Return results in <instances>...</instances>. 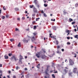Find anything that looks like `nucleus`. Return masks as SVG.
I'll use <instances>...</instances> for the list:
<instances>
[{
	"instance_id": "nucleus-1",
	"label": "nucleus",
	"mask_w": 78,
	"mask_h": 78,
	"mask_svg": "<svg viewBox=\"0 0 78 78\" xmlns=\"http://www.w3.org/2000/svg\"><path fill=\"white\" fill-rule=\"evenodd\" d=\"M41 52H37V54H36V57L38 58H40V57H41Z\"/></svg>"
},
{
	"instance_id": "nucleus-2",
	"label": "nucleus",
	"mask_w": 78,
	"mask_h": 78,
	"mask_svg": "<svg viewBox=\"0 0 78 78\" xmlns=\"http://www.w3.org/2000/svg\"><path fill=\"white\" fill-rule=\"evenodd\" d=\"M11 58L12 60H13V59H14L15 62H16L18 60V59L15 56H13L11 57Z\"/></svg>"
},
{
	"instance_id": "nucleus-3",
	"label": "nucleus",
	"mask_w": 78,
	"mask_h": 78,
	"mask_svg": "<svg viewBox=\"0 0 78 78\" xmlns=\"http://www.w3.org/2000/svg\"><path fill=\"white\" fill-rule=\"evenodd\" d=\"M69 64L70 65L73 66L74 64V62H73V61L71 59H70L69 60Z\"/></svg>"
},
{
	"instance_id": "nucleus-4",
	"label": "nucleus",
	"mask_w": 78,
	"mask_h": 78,
	"mask_svg": "<svg viewBox=\"0 0 78 78\" xmlns=\"http://www.w3.org/2000/svg\"><path fill=\"white\" fill-rule=\"evenodd\" d=\"M33 11H34V13L37 12V9L36 8H34L33 9Z\"/></svg>"
},
{
	"instance_id": "nucleus-5",
	"label": "nucleus",
	"mask_w": 78,
	"mask_h": 78,
	"mask_svg": "<svg viewBox=\"0 0 78 78\" xmlns=\"http://www.w3.org/2000/svg\"><path fill=\"white\" fill-rule=\"evenodd\" d=\"M23 42H24V43H27L28 42V40H27L25 39H23Z\"/></svg>"
},
{
	"instance_id": "nucleus-6",
	"label": "nucleus",
	"mask_w": 78,
	"mask_h": 78,
	"mask_svg": "<svg viewBox=\"0 0 78 78\" xmlns=\"http://www.w3.org/2000/svg\"><path fill=\"white\" fill-rule=\"evenodd\" d=\"M31 41H32V42H34V41H35L36 39L34 37H33L31 38Z\"/></svg>"
},
{
	"instance_id": "nucleus-7",
	"label": "nucleus",
	"mask_w": 78,
	"mask_h": 78,
	"mask_svg": "<svg viewBox=\"0 0 78 78\" xmlns=\"http://www.w3.org/2000/svg\"><path fill=\"white\" fill-rule=\"evenodd\" d=\"M77 71V68H74L73 69V72L74 73H76V71Z\"/></svg>"
},
{
	"instance_id": "nucleus-8",
	"label": "nucleus",
	"mask_w": 78,
	"mask_h": 78,
	"mask_svg": "<svg viewBox=\"0 0 78 78\" xmlns=\"http://www.w3.org/2000/svg\"><path fill=\"white\" fill-rule=\"evenodd\" d=\"M72 54L73 55H75L74 56V57L75 58H76V53H74V52H72Z\"/></svg>"
},
{
	"instance_id": "nucleus-9",
	"label": "nucleus",
	"mask_w": 78,
	"mask_h": 78,
	"mask_svg": "<svg viewBox=\"0 0 78 78\" xmlns=\"http://www.w3.org/2000/svg\"><path fill=\"white\" fill-rule=\"evenodd\" d=\"M56 53L58 54H61V51H59V49H58L57 50V51L56 52Z\"/></svg>"
},
{
	"instance_id": "nucleus-10",
	"label": "nucleus",
	"mask_w": 78,
	"mask_h": 78,
	"mask_svg": "<svg viewBox=\"0 0 78 78\" xmlns=\"http://www.w3.org/2000/svg\"><path fill=\"white\" fill-rule=\"evenodd\" d=\"M48 71H49L48 69H47L46 70H45V73L46 74H48Z\"/></svg>"
},
{
	"instance_id": "nucleus-11",
	"label": "nucleus",
	"mask_w": 78,
	"mask_h": 78,
	"mask_svg": "<svg viewBox=\"0 0 78 78\" xmlns=\"http://www.w3.org/2000/svg\"><path fill=\"white\" fill-rule=\"evenodd\" d=\"M21 43L20 42L18 44V47H21Z\"/></svg>"
},
{
	"instance_id": "nucleus-12",
	"label": "nucleus",
	"mask_w": 78,
	"mask_h": 78,
	"mask_svg": "<svg viewBox=\"0 0 78 78\" xmlns=\"http://www.w3.org/2000/svg\"><path fill=\"white\" fill-rule=\"evenodd\" d=\"M40 64H38V65L37 66V67L38 69H40Z\"/></svg>"
},
{
	"instance_id": "nucleus-13",
	"label": "nucleus",
	"mask_w": 78,
	"mask_h": 78,
	"mask_svg": "<svg viewBox=\"0 0 78 78\" xmlns=\"http://www.w3.org/2000/svg\"><path fill=\"white\" fill-rule=\"evenodd\" d=\"M52 28L54 30H56V27L55 26H54L52 27Z\"/></svg>"
},
{
	"instance_id": "nucleus-14",
	"label": "nucleus",
	"mask_w": 78,
	"mask_h": 78,
	"mask_svg": "<svg viewBox=\"0 0 78 78\" xmlns=\"http://www.w3.org/2000/svg\"><path fill=\"white\" fill-rule=\"evenodd\" d=\"M20 59L22 60L23 59V56H22L21 55H20Z\"/></svg>"
},
{
	"instance_id": "nucleus-15",
	"label": "nucleus",
	"mask_w": 78,
	"mask_h": 78,
	"mask_svg": "<svg viewBox=\"0 0 78 78\" xmlns=\"http://www.w3.org/2000/svg\"><path fill=\"white\" fill-rule=\"evenodd\" d=\"M4 57L5 59H8V56H5Z\"/></svg>"
},
{
	"instance_id": "nucleus-16",
	"label": "nucleus",
	"mask_w": 78,
	"mask_h": 78,
	"mask_svg": "<svg viewBox=\"0 0 78 78\" xmlns=\"http://www.w3.org/2000/svg\"><path fill=\"white\" fill-rule=\"evenodd\" d=\"M72 73H69V76H72Z\"/></svg>"
},
{
	"instance_id": "nucleus-17",
	"label": "nucleus",
	"mask_w": 78,
	"mask_h": 78,
	"mask_svg": "<svg viewBox=\"0 0 78 78\" xmlns=\"http://www.w3.org/2000/svg\"><path fill=\"white\" fill-rule=\"evenodd\" d=\"M15 10L16 11H18L19 10V9L18 8H15Z\"/></svg>"
},
{
	"instance_id": "nucleus-18",
	"label": "nucleus",
	"mask_w": 78,
	"mask_h": 78,
	"mask_svg": "<svg viewBox=\"0 0 78 78\" xmlns=\"http://www.w3.org/2000/svg\"><path fill=\"white\" fill-rule=\"evenodd\" d=\"M39 19H40V18H37L36 20V21H38L39 20Z\"/></svg>"
},
{
	"instance_id": "nucleus-19",
	"label": "nucleus",
	"mask_w": 78,
	"mask_h": 78,
	"mask_svg": "<svg viewBox=\"0 0 78 78\" xmlns=\"http://www.w3.org/2000/svg\"><path fill=\"white\" fill-rule=\"evenodd\" d=\"M12 56V53H9L8 54V56H9V57H11V56Z\"/></svg>"
},
{
	"instance_id": "nucleus-20",
	"label": "nucleus",
	"mask_w": 78,
	"mask_h": 78,
	"mask_svg": "<svg viewBox=\"0 0 78 78\" xmlns=\"http://www.w3.org/2000/svg\"><path fill=\"white\" fill-rule=\"evenodd\" d=\"M64 71L66 73H67V70H66V69H65L64 70Z\"/></svg>"
},
{
	"instance_id": "nucleus-21",
	"label": "nucleus",
	"mask_w": 78,
	"mask_h": 78,
	"mask_svg": "<svg viewBox=\"0 0 78 78\" xmlns=\"http://www.w3.org/2000/svg\"><path fill=\"white\" fill-rule=\"evenodd\" d=\"M37 28L36 26H34V29H36Z\"/></svg>"
},
{
	"instance_id": "nucleus-22",
	"label": "nucleus",
	"mask_w": 78,
	"mask_h": 78,
	"mask_svg": "<svg viewBox=\"0 0 78 78\" xmlns=\"http://www.w3.org/2000/svg\"><path fill=\"white\" fill-rule=\"evenodd\" d=\"M52 76L53 78H55V76L54 74H52Z\"/></svg>"
},
{
	"instance_id": "nucleus-23",
	"label": "nucleus",
	"mask_w": 78,
	"mask_h": 78,
	"mask_svg": "<svg viewBox=\"0 0 78 78\" xmlns=\"http://www.w3.org/2000/svg\"><path fill=\"white\" fill-rule=\"evenodd\" d=\"M43 15H44V16L45 17H46L47 16L46 15V13H44L43 14Z\"/></svg>"
},
{
	"instance_id": "nucleus-24",
	"label": "nucleus",
	"mask_w": 78,
	"mask_h": 78,
	"mask_svg": "<svg viewBox=\"0 0 78 78\" xmlns=\"http://www.w3.org/2000/svg\"><path fill=\"white\" fill-rule=\"evenodd\" d=\"M69 20L70 22H71V21H73V20L71 18H70L69 19Z\"/></svg>"
},
{
	"instance_id": "nucleus-25",
	"label": "nucleus",
	"mask_w": 78,
	"mask_h": 78,
	"mask_svg": "<svg viewBox=\"0 0 78 78\" xmlns=\"http://www.w3.org/2000/svg\"><path fill=\"white\" fill-rule=\"evenodd\" d=\"M78 36V35H76L75 36H75V38H76L77 39Z\"/></svg>"
},
{
	"instance_id": "nucleus-26",
	"label": "nucleus",
	"mask_w": 78,
	"mask_h": 78,
	"mask_svg": "<svg viewBox=\"0 0 78 78\" xmlns=\"http://www.w3.org/2000/svg\"><path fill=\"white\" fill-rule=\"evenodd\" d=\"M33 6H34V5H30V8H33Z\"/></svg>"
},
{
	"instance_id": "nucleus-27",
	"label": "nucleus",
	"mask_w": 78,
	"mask_h": 78,
	"mask_svg": "<svg viewBox=\"0 0 78 78\" xmlns=\"http://www.w3.org/2000/svg\"><path fill=\"white\" fill-rule=\"evenodd\" d=\"M66 32L67 33H68L69 32V30H66Z\"/></svg>"
},
{
	"instance_id": "nucleus-28",
	"label": "nucleus",
	"mask_w": 78,
	"mask_h": 78,
	"mask_svg": "<svg viewBox=\"0 0 78 78\" xmlns=\"http://www.w3.org/2000/svg\"><path fill=\"white\" fill-rule=\"evenodd\" d=\"M36 21H33V22H32V24H34V23H36Z\"/></svg>"
},
{
	"instance_id": "nucleus-29",
	"label": "nucleus",
	"mask_w": 78,
	"mask_h": 78,
	"mask_svg": "<svg viewBox=\"0 0 78 78\" xmlns=\"http://www.w3.org/2000/svg\"><path fill=\"white\" fill-rule=\"evenodd\" d=\"M37 0H34V2L35 3V4H36L37 3Z\"/></svg>"
},
{
	"instance_id": "nucleus-30",
	"label": "nucleus",
	"mask_w": 78,
	"mask_h": 78,
	"mask_svg": "<svg viewBox=\"0 0 78 78\" xmlns=\"http://www.w3.org/2000/svg\"><path fill=\"white\" fill-rule=\"evenodd\" d=\"M1 18L3 19H4L5 18V16H2Z\"/></svg>"
},
{
	"instance_id": "nucleus-31",
	"label": "nucleus",
	"mask_w": 78,
	"mask_h": 78,
	"mask_svg": "<svg viewBox=\"0 0 78 78\" xmlns=\"http://www.w3.org/2000/svg\"><path fill=\"white\" fill-rule=\"evenodd\" d=\"M10 41H11V42H12V41H14V39H10Z\"/></svg>"
},
{
	"instance_id": "nucleus-32",
	"label": "nucleus",
	"mask_w": 78,
	"mask_h": 78,
	"mask_svg": "<svg viewBox=\"0 0 78 78\" xmlns=\"http://www.w3.org/2000/svg\"><path fill=\"white\" fill-rule=\"evenodd\" d=\"M16 70H18V69H20V68H19L18 66H16Z\"/></svg>"
},
{
	"instance_id": "nucleus-33",
	"label": "nucleus",
	"mask_w": 78,
	"mask_h": 78,
	"mask_svg": "<svg viewBox=\"0 0 78 78\" xmlns=\"http://www.w3.org/2000/svg\"><path fill=\"white\" fill-rule=\"evenodd\" d=\"M49 67H50V66L49 65L47 66V69H48Z\"/></svg>"
},
{
	"instance_id": "nucleus-34",
	"label": "nucleus",
	"mask_w": 78,
	"mask_h": 78,
	"mask_svg": "<svg viewBox=\"0 0 78 78\" xmlns=\"http://www.w3.org/2000/svg\"><path fill=\"white\" fill-rule=\"evenodd\" d=\"M36 14L34 13V14H32V16H36Z\"/></svg>"
},
{
	"instance_id": "nucleus-35",
	"label": "nucleus",
	"mask_w": 78,
	"mask_h": 78,
	"mask_svg": "<svg viewBox=\"0 0 78 78\" xmlns=\"http://www.w3.org/2000/svg\"><path fill=\"white\" fill-rule=\"evenodd\" d=\"M56 45H58L59 44V42L58 41H56Z\"/></svg>"
},
{
	"instance_id": "nucleus-36",
	"label": "nucleus",
	"mask_w": 78,
	"mask_h": 78,
	"mask_svg": "<svg viewBox=\"0 0 78 78\" xmlns=\"http://www.w3.org/2000/svg\"><path fill=\"white\" fill-rule=\"evenodd\" d=\"M75 23V22H73L72 23V25H73Z\"/></svg>"
},
{
	"instance_id": "nucleus-37",
	"label": "nucleus",
	"mask_w": 78,
	"mask_h": 78,
	"mask_svg": "<svg viewBox=\"0 0 78 78\" xmlns=\"http://www.w3.org/2000/svg\"><path fill=\"white\" fill-rule=\"evenodd\" d=\"M67 45H70V43L68 42L67 44Z\"/></svg>"
},
{
	"instance_id": "nucleus-38",
	"label": "nucleus",
	"mask_w": 78,
	"mask_h": 78,
	"mask_svg": "<svg viewBox=\"0 0 78 78\" xmlns=\"http://www.w3.org/2000/svg\"><path fill=\"white\" fill-rule=\"evenodd\" d=\"M44 6L45 7H47V6L48 5H46V4H44Z\"/></svg>"
},
{
	"instance_id": "nucleus-39",
	"label": "nucleus",
	"mask_w": 78,
	"mask_h": 78,
	"mask_svg": "<svg viewBox=\"0 0 78 78\" xmlns=\"http://www.w3.org/2000/svg\"><path fill=\"white\" fill-rule=\"evenodd\" d=\"M5 6H4L3 8V10H6V9H5Z\"/></svg>"
},
{
	"instance_id": "nucleus-40",
	"label": "nucleus",
	"mask_w": 78,
	"mask_h": 78,
	"mask_svg": "<svg viewBox=\"0 0 78 78\" xmlns=\"http://www.w3.org/2000/svg\"><path fill=\"white\" fill-rule=\"evenodd\" d=\"M2 13V10L0 9V17H1V15Z\"/></svg>"
},
{
	"instance_id": "nucleus-41",
	"label": "nucleus",
	"mask_w": 78,
	"mask_h": 78,
	"mask_svg": "<svg viewBox=\"0 0 78 78\" xmlns=\"http://www.w3.org/2000/svg\"><path fill=\"white\" fill-rule=\"evenodd\" d=\"M15 30H16V31L19 30V29L17 28H16Z\"/></svg>"
},
{
	"instance_id": "nucleus-42",
	"label": "nucleus",
	"mask_w": 78,
	"mask_h": 78,
	"mask_svg": "<svg viewBox=\"0 0 78 78\" xmlns=\"http://www.w3.org/2000/svg\"><path fill=\"white\" fill-rule=\"evenodd\" d=\"M22 19L23 20H24L25 19V17H23L22 18Z\"/></svg>"
},
{
	"instance_id": "nucleus-43",
	"label": "nucleus",
	"mask_w": 78,
	"mask_h": 78,
	"mask_svg": "<svg viewBox=\"0 0 78 78\" xmlns=\"http://www.w3.org/2000/svg\"><path fill=\"white\" fill-rule=\"evenodd\" d=\"M59 48H60V46H57V49H58Z\"/></svg>"
},
{
	"instance_id": "nucleus-44",
	"label": "nucleus",
	"mask_w": 78,
	"mask_h": 78,
	"mask_svg": "<svg viewBox=\"0 0 78 78\" xmlns=\"http://www.w3.org/2000/svg\"><path fill=\"white\" fill-rule=\"evenodd\" d=\"M75 6L76 7H77V6H78V4H75Z\"/></svg>"
},
{
	"instance_id": "nucleus-45",
	"label": "nucleus",
	"mask_w": 78,
	"mask_h": 78,
	"mask_svg": "<svg viewBox=\"0 0 78 78\" xmlns=\"http://www.w3.org/2000/svg\"><path fill=\"white\" fill-rule=\"evenodd\" d=\"M33 34H34V36H35L37 34L36 33H34Z\"/></svg>"
},
{
	"instance_id": "nucleus-46",
	"label": "nucleus",
	"mask_w": 78,
	"mask_h": 78,
	"mask_svg": "<svg viewBox=\"0 0 78 78\" xmlns=\"http://www.w3.org/2000/svg\"><path fill=\"white\" fill-rule=\"evenodd\" d=\"M17 20H19V21L20 20V18H17Z\"/></svg>"
},
{
	"instance_id": "nucleus-47",
	"label": "nucleus",
	"mask_w": 78,
	"mask_h": 78,
	"mask_svg": "<svg viewBox=\"0 0 78 78\" xmlns=\"http://www.w3.org/2000/svg\"><path fill=\"white\" fill-rule=\"evenodd\" d=\"M25 70H27L28 69L27 68H25Z\"/></svg>"
},
{
	"instance_id": "nucleus-48",
	"label": "nucleus",
	"mask_w": 78,
	"mask_h": 78,
	"mask_svg": "<svg viewBox=\"0 0 78 78\" xmlns=\"http://www.w3.org/2000/svg\"><path fill=\"white\" fill-rule=\"evenodd\" d=\"M8 73H9L10 74V73H11V72L10 71H8Z\"/></svg>"
},
{
	"instance_id": "nucleus-49",
	"label": "nucleus",
	"mask_w": 78,
	"mask_h": 78,
	"mask_svg": "<svg viewBox=\"0 0 78 78\" xmlns=\"http://www.w3.org/2000/svg\"><path fill=\"white\" fill-rule=\"evenodd\" d=\"M67 39H70V37H67Z\"/></svg>"
},
{
	"instance_id": "nucleus-50",
	"label": "nucleus",
	"mask_w": 78,
	"mask_h": 78,
	"mask_svg": "<svg viewBox=\"0 0 78 78\" xmlns=\"http://www.w3.org/2000/svg\"><path fill=\"white\" fill-rule=\"evenodd\" d=\"M13 78H16V77L15 76H13Z\"/></svg>"
},
{
	"instance_id": "nucleus-51",
	"label": "nucleus",
	"mask_w": 78,
	"mask_h": 78,
	"mask_svg": "<svg viewBox=\"0 0 78 78\" xmlns=\"http://www.w3.org/2000/svg\"><path fill=\"white\" fill-rule=\"evenodd\" d=\"M0 73H1V74H2V71H1V70H0Z\"/></svg>"
},
{
	"instance_id": "nucleus-52",
	"label": "nucleus",
	"mask_w": 78,
	"mask_h": 78,
	"mask_svg": "<svg viewBox=\"0 0 78 78\" xmlns=\"http://www.w3.org/2000/svg\"><path fill=\"white\" fill-rule=\"evenodd\" d=\"M2 67V64H0V67Z\"/></svg>"
},
{
	"instance_id": "nucleus-53",
	"label": "nucleus",
	"mask_w": 78,
	"mask_h": 78,
	"mask_svg": "<svg viewBox=\"0 0 78 78\" xmlns=\"http://www.w3.org/2000/svg\"><path fill=\"white\" fill-rule=\"evenodd\" d=\"M62 51H64V49H62Z\"/></svg>"
},
{
	"instance_id": "nucleus-54",
	"label": "nucleus",
	"mask_w": 78,
	"mask_h": 78,
	"mask_svg": "<svg viewBox=\"0 0 78 78\" xmlns=\"http://www.w3.org/2000/svg\"><path fill=\"white\" fill-rule=\"evenodd\" d=\"M52 35V34H50V37H51V36Z\"/></svg>"
},
{
	"instance_id": "nucleus-55",
	"label": "nucleus",
	"mask_w": 78,
	"mask_h": 78,
	"mask_svg": "<svg viewBox=\"0 0 78 78\" xmlns=\"http://www.w3.org/2000/svg\"><path fill=\"white\" fill-rule=\"evenodd\" d=\"M43 51L44 53H46V51H45V50H43Z\"/></svg>"
},
{
	"instance_id": "nucleus-56",
	"label": "nucleus",
	"mask_w": 78,
	"mask_h": 78,
	"mask_svg": "<svg viewBox=\"0 0 78 78\" xmlns=\"http://www.w3.org/2000/svg\"><path fill=\"white\" fill-rule=\"evenodd\" d=\"M27 56H25V59H27Z\"/></svg>"
},
{
	"instance_id": "nucleus-57",
	"label": "nucleus",
	"mask_w": 78,
	"mask_h": 78,
	"mask_svg": "<svg viewBox=\"0 0 78 78\" xmlns=\"http://www.w3.org/2000/svg\"><path fill=\"white\" fill-rule=\"evenodd\" d=\"M37 7L38 8H39L40 7V6L39 5H37Z\"/></svg>"
},
{
	"instance_id": "nucleus-58",
	"label": "nucleus",
	"mask_w": 78,
	"mask_h": 78,
	"mask_svg": "<svg viewBox=\"0 0 78 78\" xmlns=\"http://www.w3.org/2000/svg\"><path fill=\"white\" fill-rule=\"evenodd\" d=\"M70 33L68 32V34H67V36H69V34Z\"/></svg>"
},
{
	"instance_id": "nucleus-59",
	"label": "nucleus",
	"mask_w": 78,
	"mask_h": 78,
	"mask_svg": "<svg viewBox=\"0 0 78 78\" xmlns=\"http://www.w3.org/2000/svg\"><path fill=\"white\" fill-rule=\"evenodd\" d=\"M24 77V76L23 75L21 77V78H22L23 77Z\"/></svg>"
},
{
	"instance_id": "nucleus-60",
	"label": "nucleus",
	"mask_w": 78,
	"mask_h": 78,
	"mask_svg": "<svg viewBox=\"0 0 78 78\" xmlns=\"http://www.w3.org/2000/svg\"><path fill=\"white\" fill-rule=\"evenodd\" d=\"M55 73H58V72L57 71H55Z\"/></svg>"
},
{
	"instance_id": "nucleus-61",
	"label": "nucleus",
	"mask_w": 78,
	"mask_h": 78,
	"mask_svg": "<svg viewBox=\"0 0 78 78\" xmlns=\"http://www.w3.org/2000/svg\"><path fill=\"white\" fill-rule=\"evenodd\" d=\"M76 29H74V31H76Z\"/></svg>"
},
{
	"instance_id": "nucleus-62",
	"label": "nucleus",
	"mask_w": 78,
	"mask_h": 78,
	"mask_svg": "<svg viewBox=\"0 0 78 78\" xmlns=\"http://www.w3.org/2000/svg\"><path fill=\"white\" fill-rule=\"evenodd\" d=\"M41 12L42 13H44V12L43 11H42Z\"/></svg>"
},
{
	"instance_id": "nucleus-63",
	"label": "nucleus",
	"mask_w": 78,
	"mask_h": 78,
	"mask_svg": "<svg viewBox=\"0 0 78 78\" xmlns=\"http://www.w3.org/2000/svg\"><path fill=\"white\" fill-rule=\"evenodd\" d=\"M8 15H6V17H7V18H8Z\"/></svg>"
},
{
	"instance_id": "nucleus-64",
	"label": "nucleus",
	"mask_w": 78,
	"mask_h": 78,
	"mask_svg": "<svg viewBox=\"0 0 78 78\" xmlns=\"http://www.w3.org/2000/svg\"><path fill=\"white\" fill-rule=\"evenodd\" d=\"M44 78H48L47 76H45Z\"/></svg>"
}]
</instances>
